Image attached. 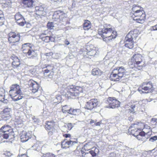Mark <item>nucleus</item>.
<instances>
[{"mask_svg":"<svg viewBox=\"0 0 157 157\" xmlns=\"http://www.w3.org/2000/svg\"><path fill=\"white\" fill-rule=\"evenodd\" d=\"M33 1L32 0H23L22 3L25 7H30L33 6Z\"/></svg>","mask_w":157,"mask_h":157,"instance_id":"9b49d317","label":"nucleus"},{"mask_svg":"<svg viewBox=\"0 0 157 157\" xmlns=\"http://www.w3.org/2000/svg\"><path fill=\"white\" fill-rule=\"evenodd\" d=\"M91 25L90 22L88 20H86L83 24V29L85 30H88L91 28Z\"/></svg>","mask_w":157,"mask_h":157,"instance_id":"f8f14e48","label":"nucleus"},{"mask_svg":"<svg viewBox=\"0 0 157 157\" xmlns=\"http://www.w3.org/2000/svg\"><path fill=\"white\" fill-rule=\"evenodd\" d=\"M101 73L100 70L98 68H94L92 70V74L94 75H100Z\"/></svg>","mask_w":157,"mask_h":157,"instance_id":"6ab92c4d","label":"nucleus"},{"mask_svg":"<svg viewBox=\"0 0 157 157\" xmlns=\"http://www.w3.org/2000/svg\"><path fill=\"white\" fill-rule=\"evenodd\" d=\"M132 10L133 14L132 17L133 20L140 23H143L145 19V14L142 8L134 5H133Z\"/></svg>","mask_w":157,"mask_h":157,"instance_id":"f257e3e1","label":"nucleus"},{"mask_svg":"<svg viewBox=\"0 0 157 157\" xmlns=\"http://www.w3.org/2000/svg\"><path fill=\"white\" fill-rule=\"evenodd\" d=\"M121 78L117 72H114V70L110 76V79L113 81H118Z\"/></svg>","mask_w":157,"mask_h":157,"instance_id":"39448f33","label":"nucleus"},{"mask_svg":"<svg viewBox=\"0 0 157 157\" xmlns=\"http://www.w3.org/2000/svg\"><path fill=\"white\" fill-rule=\"evenodd\" d=\"M53 74H51V73H50L48 75V77L50 78H52V76H53Z\"/></svg>","mask_w":157,"mask_h":157,"instance_id":"473e14b6","label":"nucleus"},{"mask_svg":"<svg viewBox=\"0 0 157 157\" xmlns=\"http://www.w3.org/2000/svg\"><path fill=\"white\" fill-rule=\"evenodd\" d=\"M98 34L103 38V40L106 43L109 42L112 39L115 38L117 35V32L113 31L111 28H105L99 29Z\"/></svg>","mask_w":157,"mask_h":157,"instance_id":"f03ea898","label":"nucleus"},{"mask_svg":"<svg viewBox=\"0 0 157 157\" xmlns=\"http://www.w3.org/2000/svg\"><path fill=\"white\" fill-rule=\"evenodd\" d=\"M30 44L29 43L24 44L22 45V50L23 53L26 54V55L29 58H33L36 57L37 54L35 51L32 49L30 46Z\"/></svg>","mask_w":157,"mask_h":157,"instance_id":"7ed1b4c3","label":"nucleus"},{"mask_svg":"<svg viewBox=\"0 0 157 157\" xmlns=\"http://www.w3.org/2000/svg\"><path fill=\"white\" fill-rule=\"evenodd\" d=\"M47 27L48 29H52L54 27L53 23L52 22L48 23Z\"/></svg>","mask_w":157,"mask_h":157,"instance_id":"5701e85b","label":"nucleus"},{"mask_svg":"<svg viewBox=\"0 0 157 157\" xmlns=\"http://www.w3.org/2000/svg\"><path fill=\"white\" fill-rule=\"evenodd\" d=\"M46 67H45L46 68L50 70V71L52 72H53L54 66L52 64L50 65H45Z\"/></svg>","mask_w":157,"mask_h":157,"instance_id":"412c9836","label":"nucleus"},{"mask_svg":"<svg viewBox=\"0 0 157 157\" xmlns=\"http://www.w3.org/2000/svg\"><path fill=\"white\" fill-rule=\"evenodd\" d=\"M77 2L75 1H72V8L75 7Z\"/></svg>","mask_w":157,"mask_h":157,"instance_id":"cd10ccee","label":"nucleus"},{"mask_svg":"<svg viewBox=\"0 0 157 157\" xmlns=\"http://www.w3.org/2000/svg\"><path fill=\"white\" fill-rule=\"evenodd\" d=\"M40 38L44 41L48 43L50 41L49 36H46L45 34H42L40 36Z\"/></svg>","mask_w":157,"mask_h":157,"instance_id":"2eb2a0df","label":"nucleus"},{"mask_svg":"<svg viewBox=\"0 0 157 157\" xmlns=\"http://www.w3.org/2000/svg\"><path fill=\"white\" fill-rule=\"evenodd\" d=\"M133 33V31L129 32L126 36L125 39V40H132Z\"/></svg>","mask_w":157,"mask_h":157,"instance_id":"f3484780","label":"nucleus"},{"mask_svg":"<svg viewBox=\"0 0 157 157\" xmlns=\"http://www.w3.org/2000/svg\"><path fill=\"white\" fill-rule=\"evenodd\" d=\"M67 16V15L66 14V15L65 17L64 16V15H62V19H60V20H62V21H64L65 19L66 18V17Z\"/></svg>","mask_w":157,"mask_h":157,"instance_id":"7c9ffc66","label":"nucleus"},{"mask_svg":"<svg viewBox=\"0 0 157 157\" xmlns=\"http://www.w3.org/2000/svg\"><path fill=\"white\" fill-rule=\"evenodd\" d=\"M53 54V53L52 52H51L49 53H46L45 54V55L47 56H49L52 55Z\"/></svg>","mask_w":157,"mask_h":157,"instance_id":"c85d7f7f","label":"nucleus"},{"mask_svg":"<svg viewBox=\"0 0 157 157\" xmlns=\"http://www.w3.org/2000/svg\"><path fill=\"white\" fill-rule=\"evenodd\" d=\"M30 87L33 88H39L40 86L39 84L36 81H30L29 82Z\"/></svg>","mask_w":157,"mask_h":157,"instance_id":"ddd939ff","label":"nucleus"},{"mask_svg":"<svg viewBox=\"0 0 157 157\" xmlns=\"http://www.w3.org/2000/svg\"><path fill=\"white\" fill-rule=\"evenodd\" d=\"M62 15H64V16L65 17L66 14L60 10L54 12L53 15V17L61 19L62 18Z\"/></svg>","mask_w":157,"mask_h":157,"instance_id":"6e6552de","label":"nucleus"},{"mask_svg":"<svg viewBox=\"0 0 157 157\" xmlns=\"http://www.w3.org/2000/svg\"><path fill=\"white\" fill-rule=\"evenodd\" d=\"M96 52V51L95 50L92 49L91 50V51L88 52L87 54L88 55L94 56L95 55Z\"/></svg>","mask_w":157,"mask_h":157,"instance_id":"4be33fe9","label":"nucleus"},{"mask_svg":"<svg viewBox=\"0 0 157 157\" xmlns=\"http://www.w3.org/2000/svg\"><path fill=\"white\" fill-rule=\"evenodd\" d=\"M16 21L17 23L21 26H23L26 23V21L24 18Z\"/></svg>","mask_w":157,"mask_h":157,"instance_id":"a211bd4d","label":"nucleus"},{"mask_svg":"<svg viewBox=\"0 0 157 157\" xmlns=\"http://www.w3.org/2000/svg\"><path fill=\"white\" fill-rule=\"evenodd\" d=\"M133 59H134L131 58L128 62V64L130 68L132 69L134 67L138 66L137 64L134 61Z\"/></svg>","mask_w":157,"mask_h":157,"instance_id":"dca6fc26","label":"nucleus"},{"mask_svg":"<svg viewBox=\"0 0 157 157\" xmlns=\"http://www.w3.org/2000/svg\"><path fill=\"white\" fill-rule=\"evenodd\" d=\"M36 14L38 15H43L45 14L44 8L42 6H36Z\"/></svg>","mask_w":157,"mask_h":157,"instance_id":"1a4fd4ad","label":"nucleus"},{"mask_svg":"<svg viewBox=\"0 0 157 157\" xmlns=\"http://www.w3.org/2000/svg\"><path fill=\"white\" fill-rule=\"evenodd\" d=\"M4 19V15L3 13L0 14V21H2ZM3 24L2 22L0 21V25Z\"/></svg>","mask_w":157,"mask_h":157,"instance_id":"b1692460","label":"nucleus"},{"mask_svg":"<svg viewBox=\"0 0 157 157\" xmlns=\"http://www.w3.org/2000/svg\"><path fill=\"white\" fill-rule=\"evenodd\" d=\"M2 13H3L2 12L1 10H0V14Z\"/></svg>","mask_w":157,"mask_h":157,"instance_id":"f704fd0d","label":"nucleus"},{"mask_svg":"<svg viewBox=\"0 0 157 157\" xmlns=\"http://www.w3.org/2000/svg\"><path fill=\"white\" fill-rule=\"evenodd\" d=\"M150 30L151 31L157 30V24L154 26H151V27Z\"/></svg>","mask_w":157,"mask_h":157,"instance_id":"393cba45","label":"nucleus"},{"mask_svg":"<svg viewBox=\"0 0 157 157\" xmlns=\"http://www.w3.org/2000/svg\"><path fill=\"white\" fill-rule=\"evenodd\" d=\"M50 71V70L47 69L44 70V74L45 73H48Z\"/></svg>","mask_w":157,"mask_h":157,"instance_id":"2f4dec72","label":"nucleus"},{"mask_svg":"<svg viewBox=\"0 0 157 157\" xmlns=\"http://www.w3.org/2000/svg\"><path fill=\"white\" fill-rule=\"evenodd\" d=\"M134 42L132 40H126L124 46L130 49H132L133 47Z\"/></svg>","mask_w":157,"mask_h":157,"instance_id":"4468645a","label":"nucleus"},{"mask_svg":"<svg viewBox=\"0 0 157 157\" xmlns=\"http://www.w3.org/2000/svg\"><path fill=\"white\" fill-rule=\"evenodd\" d=\"M20 64V63L19 62H17V63H16V62H13L12 63L13 65L16 67H18Z\"/></svg>","mask_w":157,"mask_h":157,"instance_id":"bb28decb","label":"nucleus"},{"mask_svg":"<svg viewBox=\"0 0 157 157\" xmlns=\"http://www.w3.org/2000/svg\"><path fill=\"white\" fill-rule=\"evenodd\" d=\"M114 72H117L121 78L126 73L125 69L123 67H121L116 69L114 70Z\"/></svg>","mask_w":157,"mask_h":157,"instance_id":"0eeeda50","label":"nucleus"},{"mask_svg":"<svg viewBox=\"0 0 157 157\" xmlns=\"http://www.w3.org/2000/svg\"><path fill=\"white\" fill-rule=\"evenodd\" d=\"M24 18L23 16L19 12L17 13L15 15V20L20 19Z\"/></svg>","mask_w":157,"mask_h":157,"instance_id":"aec40b11","label":"nucleus"},{"mask_svg":"<svg viewBox=\"0 0 157 157\" xmlns=\"http://www.w3.org/2000/svg\"><path fill=\"white\" fill-rule=\"evenodd\" d=\"M8 40L10 43L18 42L20 39V34L15 32H10L8 34Z\"/></svg>","mask_w":157,"mask_h":157,"instance_id":"20e7f679","label":"nucleus"},{"mask_svg":"<svg viewBox=\"0 0 157 157\" xmlns=\"http://www.w3.org/2000/svg\"><path fill=\"white\" fill-rule=\"evenodd\" d=\"M141 57L142 56L141 55L138 54L133 55V56L132 58V59H134V61L137 64L138 66V67H140L139 65L142 61Z\"/></svg>","mask_w":157,"mask_h":157,"instance_id":"423d86ee","label":"nucleus"},{"mask_svg":"<svg viewBox=\"0 0 157 157\" xmlns=\"http://www.w3.org/2000/svg\"><path fill=\"white\" fill-rule=\"evenodd\" d=\"M153 87L152 83L151 82H144L142 85L140 86V87L142 88H152Z\"/></svg>","mask_w":157,"mask_h":157,"instance_id":"9d476101","label":"nucleus"},{"mask_svg":"<svg viewBox=\"0 0 157 157\" xmlns=\"http://www.w3.org/2000/svg\"><path fill=\"white\" fill-rule=\"evenodd\" d=\"M65 44L67 45H68L69 44V42L68 41H65Z\"/></svg>","mask_w":157,"mask_h":157,"instance_id":"72a5a7b5","label":"nucleus"},{"mask_svg":"<svg viewBox=\"0 0 157 157\" xmlns=\"http://www.w3.org/2000/svg\"><path fill=\"white\" fill-rule=\"evenodd\" d=\"M20 86L17 84H13L12 85L10 88H19Z\"/></svg>","mask_w":157,"mask_h":157,"instance_id":"a878e982","label":"nucleus"},{"mask_svg":"<svg viewBox=\"0 0 157 157\" xmlns=\"http://www.w3.org/2000/svg\"><path fill=\"white\" fill-rule=\"evenodd\" d=\"M49 39L50 41H51L53 42L55 40V38L54 37L52 36H49Z\"/></svg>","mask_w":157,"mask_h":157,"instance_id":"c756f323","label":"nucleus"}]
</instances>
